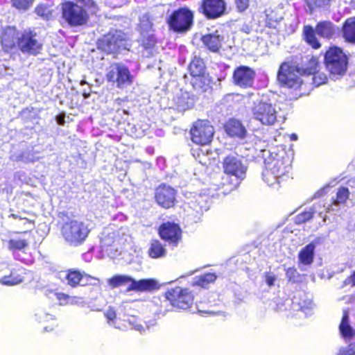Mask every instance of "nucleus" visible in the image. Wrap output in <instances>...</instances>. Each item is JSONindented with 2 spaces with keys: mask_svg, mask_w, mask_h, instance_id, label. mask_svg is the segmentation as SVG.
Instances as JSON below:
<instances>
[{
  "mask_svg": "<svg viewBox=\"0 0 355 355\" xmlns=\"http://www.w3.org/2000/svg\"><path fill=\"white\" fill-rule=\"evenodd\" d=\"M142 328H143V327H142V326H141V325H139V324H138V325H137V326H136V329H137L138 331H141V329H142Z\"/></svg>",
  "mask_w": 355,
  "mask_h": 355,
  "instance_id": "obj_53",
  "label": "nucleus"
},
{
  "mask_svg": "<svg viewBox=\"0 0 355 355\" xmlns=\"http://www.w3.org/2000/svg\"><path fill=\"white\" fill-rule=\"evenodd\" d=\"M216 279L214 273H207L201 275L196 281V284L202 287H206L209 283L214 282Z\"/></svg>",
  "mask_w": 355,
  "mask_h": 355,
  "instance_id": "obj_33",
  "label": "nucleus"
},
{
  "mask_svg": "<svg viewBox=\"0 0 355 355\" xmlns=\"http://www.w3.org/2000/svg\"><path fill=\"white\" fill-rule=\"evenodd\" d=\"M336 31V27L331 22L321 21L317 24L315 30L311 26H304V39L313 49H319L321 45L315 37V33L323 38L331 39L335 35Z\"/></svg>",
  "mask_w": 355,
  "mask_h": 355,
  "instance_id": "obj_1",
  "label": "nucleus"
},
{
  "mask_svg": "<svg viewBox=\"0 0 355 355\" xmlns=\"http://www.w3.org/2000/svg\"><path fill=\"white\" fill-rule=\"evenodd\" d=\"M155 199L157 203L164 208H169L174 204L175 191L171 187L160 185L156 189Z\"/></svg>",
  "mask_w": 355,
  "mask_h": 355,
  "instance_id": "obj_16",
  "label": "nucleus"
},
{
  "mask_svg": "<svg viewBox=\"0 0 355 355\" xmlns=\"http://www.w3.org/2000/svg\"><path fill=\"white\" fill-rule=\"evenodd\" d=\"M193 19V12L188 8H182L171 14L168 22L173 31L184 32L191 28Z\"/></svg>",
  "mask_w": 355,
  "mask_h": 355,
  "instance_id": "obj_8",
  "label": "nucleus"
},
{
  "mask_svg": "<svg viewBox=\"0 0 355 355\" xmlns=\"http://www.w3.org/2000/svg\"><path fill=\"white\" fill-rule=\"evenodd\" d=\"M55 295L56 296L57 300L60 302V305H65L67 299L64 297H62L61 295H67L64 293H55Z\"/></svg>",
  "mask_w": 355,
  "mask_h": 355,
  "instance_id": "obj_46",
  "label": "nucleus"
},
{
  "mask_svg": "<svg viewBox=\"0 0 355 355\" xmlns=\"http://www.w3.org/2000/svg\"><path fill=\"white\" fill-rule=\"evenodd\" d=\"M225 10L224 0H203L199 8L208 18H216L222 15Z\"/></svg>",
  "mask_w": 355,
  "mask_h": 355,
  "instance_id": "obj_13",
  "label": "nucleus"
},
{
  "mask_svg": "<svg viewBox=\"0 0 355 355\" xmlns=\"http://www.w3.org/2000/svg\"><path fill=\"white\" fill-rule=\"evenodd\" d=\"M122 40L120 38L119 34L116 32L113 34L105 35L101 41L100 45L106 51L114 52L121 46Z\"/></svg>",
  "mask_w": 355,
  "mask_h": 355,
  "instance_id": "obj_20",
  "label": "nucleus"
},
{
  "mask_svg": "<svg viewBox=\"0 0 355 355\" xmlns=\"http://www.w3.org/2000/svg\"><path fill=\"white\" fill-rule=\"evenodd\" d=\"M324 60L327 69L332 75H343L347 69V58L337 47L330 48L326 53Z\"/></svg>",
  "mask_w": 355,
  "mask_h": 355,
  "instance_id": "obj_3",
  "label": "nucleus"
},
{
  "mask_svg": "<svg viewBox=\"0 0 355 355\" xmlns=\"http://www.w3.org/2000/svg\"><path fill=\"white\" fill-rule=\"evenodd\" d=\"M338 355H355V343L351 344L347 348L341 349Z\"/></svg>",
  "mask_w": 355,
  "mask_h": 355,
  "instance_id": "obj_40",
  "label": "nucleus"
},
{
  "mask_svg": "<svg viewBox=\"0 0 355 355\" xmlns=\"http://www.w3.org/2000/svg\"><path fill=\"white\" fill-rule=\"evenodd\" d=\"M58 122H59V123L62 124V123H63V120L62 121V119H60V120L58 121Z\"/></svg>",
  "mask_w": 355,
  "mask_h": 355,
  "instance_id": "obj_57",
  "label": "nucleus"
},
{
  "mask_svg": "<svg viewBox=\"0 0 355 355\" xmlns=\"http://www.w3.org/2000/svg\"><path fill=\"white\" fill-rule=\"evenodd\" d=\"M313 306V304L311 300H309V302H308V304H307V308L308 309H312Z\"/></svg>",
  "mask_w": 355,
  "mask_h": 355,
  "instance_id": "obj_51",
  "label": "nucleus"
},
{
  "mask_svg": "<svg viewBox=\"0 0 355 355\" xmlns=\"http://www.w3.org/2000/svg\"><path fill=\"white\" fill-rule=\"evenodd\" d=\"M23 280L22 277L20 275H15L14 273L11 272L10 275L4 276L0 279V282L3 284L13 286L21 283Z\"/></svg>",
  "mask_w": 355,
  "mask_h": 355,
  "instance_id": "obj_32",
  "label": "nucleus"
},
{
  "mask_svg": "<svg viewBox=\"0 0 355 355\" xmlns=\"http://www.w3.org/2000/svg\"><path fill=\"white\" fill-rule=\"evenodd\" d=\"M340 334L346 340H351L355 336V329L352 327L348 311H345L339 325Z\"/></svg>",
  "mask_w": 355,
  "mask_h": 355,
  "instance_id": "obj_21",
  "label": "nucleus"
},
{
  "mask_svg": "<svg viewBox=\"0 0 355 355\" xmlns=\"http://www.w3.org/2000/svg\"><path fill=\"white\" fill-rule=\"evenodd\" d=\"M58 122H59V123L62 124V123H63V120L62 121V119H60V120L58 121Z\"/></svg>",
  "mask_w": 355,
  "mask_h": 355,
  "instance_id": "obj_58",
  "label": "nucleus"
},
{
  "mask_svg": "<svg viewBox=\"0 0 355 355\" xmlns=\"http://www.w3.org/2000/svg\"><path fill=\"white\" fill-rule=\"evenodd\" d=\"M314 211L311 209L309 211H304L296 216V223H302L310 220L313 216Z\"/></svg>",
  "mask_w": 355,
  "mask_h": 355,
  "instance_id": "obj_36",
  "label": "nucleus"
},
{
  "mask_svg": "<svg viewBox=\"0 0 355 355\" xmlns=\"http://www.w3.org/2000/svg\"><path fill=\"white\" fill-rule=\"evenodd\" d=\"M18 33L15 27H6L3 29L1 35V44L6 51H10L17 48Z\"/></svg>",
  "mask_w": 355,
  "mask_h": 355,
  "instance_id": "obj_18",
  "label": "nucleus"
},
{
  "mask_svg": "<svg viewBox=\"0 0 355 355\" xmlns=\"http://www.w3.org/2000/svg\"><path fill=\"white\" fill-rule=\"evenodd\" d=\"M343 32L346 40L355 43V17L349 18L345 21Z\"/></svg>",
  "mask_w": 355,
  "mask_h": 355,
  "instance_id": "obj_27",
  "label": "nucleus"
},
{
  "mask_svg": "<svg viewBox=\"0 0 355 355\" xmlns=\"http://www.w3.org/2000/svg\"><path fill=\"white\" fill-rule=\"evenodd\" d=\"M67 284L72 287H76L78 285L85 286L91 284V281L94 279L89 275L86 274H81L78 270H69L65 276Z\"/></svg>",
  "mask_w": 355,
  "mask_h": 355,
  "instance_id": "obj_19",
  "label": "nucleus"
},
{
  "mask_svg": "<svg viewBox=\"0 0 355 355\" xmlns=\"http://www.w3.org/2000/svg\"><path fill=\"white\" fill-rule=\"evenodd\" d=\"M225 130L228 135L241 138L244 137L246 132L241 121L236 119H230L225 125Z\"/></svg>",
  "mask_w": 355,
  "mask_h": 355,
  "instance_id": "obj_24",
  "label": "nucleus"
},
{
  "mask_svg": "<svg viewBox=\"0 0 355 355\" xmlns=\"http://www.w3.org/2000/svg\"><path fill=\"white\" fill-rule=\"evenodd\" d=\"M302 74L301 70L295 65L289 62H284L279 67L277 79L281 85L297 89L302 84L300 77Z\"/></svg>",
  "mask_w": 355,
  "mask_h": 355,
  "instance_id": "obj_5",
  "label": "nucleus"
},
{
  "mask_svg": "<svg viewBox=\"0 0 355 355\" xmlns=\"http://www.w3.org/2000/svg\"><path fill=\"white\" fill-rule=\"evenodd\" d=\"M189 71L191 75L194 78V80H193V84L196 85L204 73L205 64L203 61L200 58L193 59L190 63Z\"/></svg>",
  "mask_w": 355,
  "mask_h": 355,
  "instance_id": "obj_25",
  "label": "nucleus"
},
{
  "mask_svg": "<svg viewBox=\"0 0 355 355\" xmlns=\"http://www.w3.org/2000/svg\"><path fill=\"white\" fill-rule=\"evenodd\" d=\"M62 15L70 25L75 26L85 24L89 18L85 9L69 1L62 4Z\"/></svg>",
  "mask_w": 355,
  "mask_h": 355,
  "instance_id": "obj_7",
  "label": "nucleus"
},
{
  "mask_svg": "<svg viewBox=\"0 0 355 355\" xmlns=\"http://www.w3.org/2000/svg\"><path fill=\"white\" fill-rule=\"evenodd\" d=\"M67 299L66 304H77L82 302V299L76 296L61 295Z\"/></svg>",
  "mask_w": 355,
  "mask_h": 355,
  "instance_id": "obj_42",
  "label": "nucleus"
},
{
  "mask_svg": "<svg viewBox=\"0 0 355 355\" xmlns=\"http://www.w3.org/2000/svg\"><path fill=\"white\" fill-rule=\"evenodd\" d=\"M157 283L154 279H141L136 281L132 279V284L129 286L128 291H148L155 288Z\"/></svg>",
  "mask_w": 355,
  "mask_h": 355,
  "instance_id": "obj_22",
  "label": "nucleus"
},
{
  "mask_svg": "<svg viewBox=\"0 0 355 355\" xmlns=\"http://www.w3.org/2000/svg\"><path fill=\"white\" fill-rule=\"evenodd\" d=\"M315 245L309 243L301 250L299 253L298 259L299 262L303 265H310L314 257Z\"/></svg>",
  "mask_w": 355,
  "mask_h": 355,
  "instance_id": "obj_26",
  "label": "nucleus"
},
{
  "mask_svg": "<svg viewBox=\"0 0 355 355\" xmlns=\"http://www.w3.org/2000/svg\"><path fill=\"white\" fill-rule=\"evenodd\" d=\"M166 250L159 241H153L149 249V255L152 258H159L164 257Z\"/></svg>",
  "mask_w": 355,
  "mask_h": 355,
  "instance_id": "obj_29",
  "label": "nucleus"
},
{
  "mask_svg": "<svg viewBox=\"0 0 355 355\" xmlns=\"http://www.w3.org/2000/svg\"><path fill=\"white\" fill-rule=\"evenodd\" d=\"M89 230L82 221L72 220L64 223L62 233L64 239L71 245L81 243L88 236Z\"/></svg>",
  "mask_w": 355,
  "mask_h": 355,
  "instance_id": "obj_2",
  "label": "nucleus"
},
{
  "mask_svg": "<svg viewBox=\"0 0 355 355\" xmlns=\"http://www.w3.org/2000/svg\"><path fill=\"white\" fill-rule=\"evenodd\" d=\"M159 235L162 239L170 243H177L180 239L181 232L179 226L175 223H164L159 228Z\"/></svg>",
  "mask_w": 355,
  "mask_h": 355,
  "instance_id": "obj_17",
  "label": "nucleus"
},
{
  "mask_svg": "<svg viewBox=\"0 0 355 355\" xmlns=\"http://www.w3.org/2000/svg\"><path fill=\"white\" fill-rule=\"evenodd\" d=\"M132 278L128 275H115L108 279V284L112 288H116L128 283L132 284Z\"/></svg>",
  "mask_w": 355,
  "mask_h": 355,
  "instance_id": "obj_30",
  "label": "nucleus"
},
{
  "mask_svg": "<svg viewBox=\"0 0 355 355\" xmlns=\"http://www.w3.org/2000/svg\"><path fill=\"white\" fill-rule=\"evenodd\" d=\"M214 127L206 120L197 121L191 130L192 141L200 145L209 144L214 136Z\"/></svg>",
  "mask_w": 355,
  "mask_h": 355,
  "instance_id": "obj_11",
  "label": "nucleus"
},
{
  "mask_svg": "<svg viewBox=\"0 0 355 355\" xmlns=\"http://www.w3.org/2000/svg\"><path fill=\"white\" fill-rule=\"evenodd\" d=\"M351 4H352V6L355 8V0H352Z\"/></svg>",
  "mask_w": 355,
  "mask_h": 355,
  "instance_id": "obj_55",
  "label": "nucleus"
},
{
  "mask_svg": "<svg viewBox=\"0 0 355 355\" xmlns=\"http://www.w3.org/2000/svg\"><path fill=\"white\" fill-rule=\"evenodd\" d=\"M106 79L108 82L116 84L119 88H123L132 82L129 69L119 63L112 64L108 68Z\"/></svg>",
  "mask_w": 355,
  "mask_h": 355,
  "instance_id": "obj_9",
  "label": "nucleus"
},
{
  "mask_svg": "<svg viewBox=\"0 0 355 355\" xmlns=\"http://www.w3.org/2000/svg\"><path fill=\"white\" fill-rule=\"evenodd\" d=\"M85 83H86V82H85V80H82V81L80 82V84H81V85H83V84H85Z\"/></svg>",
  "mask_w": 355,
  "mask_h": 355,
  "instance_id": "obj_56",
  "label": "nucleus"
},
{
  "mask_svg": "<svg viewBox=\"0 0 355 355\" xmlns=\"http://www.w3.org/2000/svg\"><path fill=\"white\" fill-rule=\"evenodd\" d=\"M329 1V0H306L307 5L311 10L316 7H320Z\"/></svg>",
  "mask_w": 355,
  "mask_h": 355,
  "instance_id": "obj_39",
  "label": "nucleus"
},
{
  "mask_svg": "<svg viewBox=\"0 0 355 355\" xmlns=\"http://www.w3.org/2000/svg\"><path fill=\"white\" fill-rule=\"evenodd\" d=\"M11 216L13 218H19L21 217V216H18L16 214H12Z\"/></svg>",
  "mask_w": 355,
  "mask_h": 355,
  "instance_id": "obj_54",
  "label": "nucleus"
},
{
  "mask_svg": "<svg viewBox=\"0 0 355 355\" xmlns=\"http://www.w3.org/2000/svg\"><path fill=\"white\" fill-rule=\"evenodd\" d=\"M254 78V71L248 67L241 66L236 68L233 74L235 85L241 87H250Z\"/></svg>",
  "mask_w": 355,
  "mask_h": 355,
  "instance_id": "obj_15",
  "label": "nucleus"
},
{
  "mask_svg": "<svg viewBox=\"0 0 355 355\" xmlns=\"http://www.w3.org/2000/svg\"><path fill=\"white\" fill-rule=\"evenodd\" d=\"M105 316L108 320V322H110L111 321H113L114 319L116 318V313L115 311L112 309L109 308L105 313Z\"/></svg>",
  "mask_w": 355,
  "mask_h": 355,
  "instance_id": "obj_44",
  "label": "nucleus"
},
{
  "mask_svg": "<svg viewBox=\"0 0 355 355\" xmlns=\"http://www.w3.org/2000/svg\"><path fill=\"white\" fill-rule=\"evenodd\" d=\"M178 106V109L180 110H184L187 108V107H186L185 105H180V104H179Z\"/></svg>",
  "mask_w": 355,
  "mask_h": 355,
  "instance_id": "obj_49",
  "label": "nucleus"
},
{
  "mask_svg": "<svg viewBox=\"0 0 355 355\" xmlns=\"http://www.w3.org/2000/svg\"><path fill=\"white\" fill-rule=\"evenodd\" d=\"M235 2L240 11L245 10L249 5V0H235Z\"/></svg>",
  "mask_w": 355,
  "mask_h": 355,
  "instance_id": "obj_43",
  "label": "nucleus"
},
{
  "mask_svg": "<svg viewBox=\"0 0 355 355\" xmlns=\"http://www.w3.org/2000/svg\"><path fill=\"white\" fill-rule=\"evenodd\" d=\"M298 272L294 268H289L286 270V275L290 281H296Z\"/></svg>",
  "mask_w": 355,
  "mask_h": 355,
  "instance_id": "obj_41",
  "label": "nucleus"
},
{
  "mask_svg": "<svg viewBox=\"0 0 355 355\" xmlns=\"http://www.w3.org/2000/svg\"><path fill=\"white\" fill-rule=\"evenodd\" d=\"M350 279L352 284L355 285V272L351 276Z\"/></svg>",
  "mask_w": 355,
  "mask_h": 355,
  "instance_id": "obj_50",
  "label": "nucleus"
},
{
  "mask_svg": "<svg viewBox=\"0 0 355 355\" xmlns=\"http://www.w3.org/2000/svg\"><path fill=\"white\" fill-rule=\"evenodd\" d=\"M35 12L37 15L44 19H49L52 17V10L46 6L40 5L35 8Z\"/></svg>",
  "mask_w": 355,
  "mask_h": 355,
  "instance_id": "obj_35",
  "label": "nucleus"
},
{
  "mask_svg": "<svg viewBox=\"0 0 355 355\" xmlns=\"http://www.w3.org/2000/svg\"><path fill=\"white\" fill-rule=\"evenodd\" d=\"M42 46V42L33 31L25 30L18 36L17 48L24 54L35 55L40 52Z\"/></svg>",
  "mask_w": 355,
  "mask_h": 355,
  "instance_id": "obj_6",
  "label": "nucleus"
},
{
  "mask_svg": "<svg viewBox=\"0 0 355 355\" xmlns=\"http://www.w3.org/2000/svg\"><path fill=\"white\" fill-rule=\"evenodd\" d=\"M275 280H276V277L275 275H272L270 274H266V282L269 286H273Z\"/></svg>",
  "mask_w": 355,
  "mask_h": 355,
  "instance_id": "obj_45",
  "label": "nucleus"
},
{
  "mask_svg": "<svg viewBox=\"0 0 355 355\" xmlns=\"http://www.w3.org/2000/svg\"><path fill=\"white\" fill-rule=\"evenodd\" d=\"M313 77L312 78L314 84H315L317 86H319V85L324 83L327 80V76L324 73H318V71L315 74H313Z\"/></svg>",
  "mask_w": 355,
  "mask_h": 355,
  "instance_id": "obj_38",
  "label": "nucleus"
},
{
  "mask_svg": "<svg viewBox=\"0 0 355 355\" xmlns=\"http://www.w3.org/2000/svg\"><path fill=\"white\" fill-rule=\"evenodd\" d=\"M270 180H272V176H268Z\"/></svg>",
  "mask_w": 355,
  "mask_h": 355,
  "instance_id": "obj_59",
  "label": "nucleus"
},
{
  "mask_svg": "<svg viewBox=\"0 0 355 355\" xmlns=\"http://www.w3.org/2000/svg\"><path fill=\"white\" fill-rule=\"evenodd\" d=\"M35 0H12L14 6L18 9L26 10Z\"/></svg>",
  "mask_w": 355,
  "mask_h": 355,
  "instance_id": "obj_37",
  "label": "nucleus"
},
{
  "mask_svg": "<svg viewBox=\"0 0 355 355\" xmlns=\"http://www.w3.org/2000/svg\"><path fill=\"white\" fill-rule=\"evenodd\" d=\"M19 219L24 220V225H33V223L26 218L20 217Z\"/></svg>",
  "mask_w": 355,
  "mask_h": 355,
  "instance_id": "obj_48",
  "label": "nucleus"
},
{
  "mask_svg": "<svg viewBox=\"0 0 355 355\" xmlns=\"http://www.w3.org/2000/svg\"><path fill=\"white\" fill-rule=\"evenodd\" d=\"M28 245V243L25 239H11L8 243V248L9 250H21L25 248H26Z\"/></svg>",
  "mask_w": 355,
  "mask_h": 355,
  "instance_id": "obj_31",
  "label": "nucleus"
},
{
  "mask_svg": "<svg viewBox=\"0 0 355 355\" xmlns=\"http://www.w3.org/2000/svg\"><path fill=\"white\" fill-rule=\"evenodd\" d=\"M318 61L315 58H312L308 62L307 67L301 71L304 74H315L318 71Z\"/></svg>",
  "mask_w": 355,
  "mask_h": 355,
  "instance_id": "obj_34",
  "label": "nucleus"
},
{
  "mask_svg": "<svg viewBox=\"0 0 355 355\" xmlns=\"http://www.w3.org/2000/svg\"><path fill=\"white\" fill-rule=\"evenodd\" d=\"M288 166L282 159H275L266 163V169L263 172L264 181L270 186L279 183V180L288 171Z\"/></svg>",
  "mask_w": 355,
  "mask_h": 355,
  "instance_id": "obj_10",
  "label": "nucleus"
},
{
  "mask_svg": "<svg viewBox=\"0 0 355 355\" xmlns=\"http://www.w3.org/2000/svg\"><path fill=\"white\" fill-rule=\"evenodd\" d=\"M253 118L264 125H272L277 120V111L270 103L255 102L252 108Z\"/></svg>",
  "mask_w": 355,
  "mask_h": 355,
  "instance_id": "obj_4",
  "label": "nucleus"
},
{
  "mask_svg": "<svg viewBox=\"0 0 355 355\" xmlns=\"http://www.w3.org/2000/svg\"><path fill=\"white\" fill-rule=\"evenodd\" d=\"M225 173L235 176L236 178H243L246 168L238 157L229 155L226 157L223 163Z\"/></svg>",
  "mask_w": 355,
  "mask_h": 355,
  "instance_id": "obj_14",
  "label": "nucleus"
},
{
  "mask_svg": "<svg viewBox=\"0 0 355 355\" xmlns=\"http://www.w3.org/2000/svg\"><path fill=\"white\" fill-rule=\"evenodd\" d=\"M77 2L87 8H90L94 6V1L92 0H77Z\"/></svg>",
  "mask_w": 355,
  "mask_h": 355,
  "instance_id": "obj_47",
  "label": "nucleus"
},
{
  "mask_svg": "<svg viewBox=\"0 0 355 355\" xmlns=\"http://www.w3.org/2000/svg\"><path fill=\"white\" fill-rule=\"evenodd\" d=\"M291 139L293 141H295L297 139V136L295 134H292L291 136Z\"/></svg>",
  "mask_w": 355,
  "mask_h": 355,
  "instance_id": "obj_52",
  "label": "nucleus"
},
{
  "mask_svg": "<svg viewBox=\"0 0 355 355\" xmlns=\"http://www.w3.org/2000/svg\"><path fill=\"white\" fill-rule=\"evenodd\" d=\"M222 40L223 37L218 33V31L202 37L203 44L213 52L217 51L221 47Z\"/></svg>",
  "mask_w": 355,
  "mask_h": 355,
  "instance_id": "obj_23",
  "label": "nucleus"
},
{
  "mask_svg": "<svg viewBox=\"0 0 355 355\" xmlns=\"http://www.w3.org/2000/svg\"><path fill=\"white\" fill-rule=\"evenodd\" d=\"M348 198V189L344 187L340 188L337 192L336 199L328 207L327 211L334 210V206H338L340 204L345 202Z\"/></svg>",
  "mask_w": 355,
  "mask_h": 355,
  "instance_id": "obj_28",
  "label": "nucleus"
},
{
  "mask_svg": "<svg viewBox=\"0 0 355 355\" xmlns=\"http://www.w3.org/2000/svg\"><path fill=\"white\" fill-rule=\"evenodd\" d=\"M166 297L173 306L179 309H187L193 302V296L191 293L180 287L168 291Z\"/></svg>",
  "mask_w": 355,
  "mask_h": 355,
  "instance_id": "obj_12",
  "label": "nucleus"
}]
</instances>
